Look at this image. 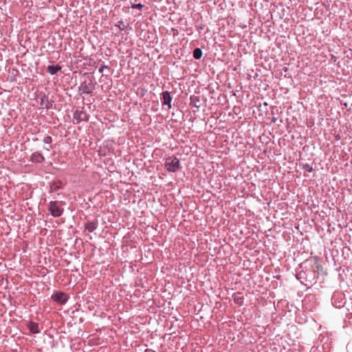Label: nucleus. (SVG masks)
I'll return each instance as SVG.
<instances>
[{
    "label": "nucleus",
    "mask_w": 352,
    "mask_h": 352,
    "mask_svg": "<svg viewBox=\"0 0 352 352\" xmlns=\"http://www.w3.org/2000/svg\"><path fill=\"white\" fill-rule=\"evenodd\" d=\"M202 56V51L200 48H195L193 51V58L195 59L199 60Z\"/></svg>",
    "instance_id": "f8f14e48"
},
{
    "label": "nucleus",
    "mask_w": 352,
    "mask_h": 352,
    "mask_svg": "<svg viewBox=\"0 0 352 352\" xmlns=\"http://www.w3.org/2000/svg\"><path fill=\"white\" fill-rule=\"evenodd\" d=\"M80 90L82 91V93L84 94H89L91 92V89H90L89 87H88L87 85H81L80 86Z\"/></svg>",
    "instance_id": "ddd939ff"
},
{
    "label": "nucleus",
    "mask_w": 352,
    "mask_h": 352,
    "mask_svg": "<svg viewBox=\"0 0 352 352\" xmlns=\"http://www.w3.org/2000/svg\"><path fill=\"white\" fill-rule=\"evenodd\" d=\"M165 166L168 171L175 172L176 170V162H175V159H166Z\"/></svg>",
    "instance_id": "39448f33"
},
{
    "label": "nucleus",
    "mask_w": 352,
    "mask_h": 352,
    "mask_svg": "<svg viewBox=\"0 0 352 352\" xmlns=\"http://www.w3.org/2000/svg\"><path fill=\"white\" fill-rule=\"evenodd\" d=\"M190 104L192 107H196L197 109L201 107L202 102L200 100L199 96H191L190 98Z\"/></svg>",
    "instance_id": "423d86ee"
},
{
    "label": "nucleus",
    "mask_w": 352,
    "mask_h": 352,
    "mask_svg": "<svg viewBox=\"0 0 352 352\" xmlns=\"http://www.w3.org/2000/svg\"><path fill=\"white\" fill-rule=\"evenodd\" d=\"M178 86L181 93L185 96H187L188 92L189 91L190 86L184 78L180 79L179 82H178Z\"/></svg>",
    "instance_id": "20e7f679"
},
{
    "label": "nucleus",
    "mask_w": 352,
    "mask_h": 352,
    "mask_svg": "<svg viewBox=\"0 0 352 352\" xmlns=\"http://www.w3.org/2000/svg\"><path fill=\"white\" fill-rule=\"evenodd\" d=\"M162 103L164 105H166L168 108H170L171 97L168 91L162 93Z\"/></svg>",
    "instance_id": "0eeeda50"
},
{
    "label": "nucleus",
    "mask_w": 352,
    "mask_h": 352,
    "mask_svg": "<svg viewBox=\"0 0 352 352\" xmlns=\"http://www.w3.org/2000/svg\"><path fill=\"white\" fill-rule=\"evenodd\" d=\"M31 160L34 162L41 163L44 161V157L41 153L36 152L32 155Z\"/></svg>",
    "instance_id": "6e6552de"
},
{
    "label": "nucleus",
    "mask_w": 352,
    "mask_h": 352,
    "mask_svg": "<svg viewBox=\"0 0 352 352\" xmlns=\"http://www.w3.org/2000/svg\"><path fill=\"white\" fill-rule=\"evenodd\" d=\"M177 168H179V160H177Z\"/></svg>",
    "instance_id": "412c9836"
},
{
    "label": "nucleus",
    "mask_w": 352,
    "mask_h": 352,
    "mask_svg": "<svg viewBox=\"0 0 352 352\" xmlns=\"http://www.w3.org/2000/svg\"><path fill=\"white\" fill-rule=\"evenodd\" d=\"M52 137H50V136H45V137L44 138V139H43V142H44L45 144H51V143H52Z\"/></svg>",
    "instance_id": "2eb2a0df"
},
{
    "label": "nucleus",
    "mask_w": 352,
    "mask_h": 352,
    "mask_svg": "<svg viewBox=\"0 0 352 352\" xmlns=\"http://www.w3.org/2000/svg\"><path fill=\"white\" fill-rule=\"evenodd\" d=\"M234 302L238 304H241L242 302V299L241 298H234Z\"/></svg>",
    "instance_id": "a211bd4d"
},
{
    "label": "nucleus",
    "mask_w": 352,
    "mask_h": 352,
    "mask_svg": "<svg viewBox=\"0 0 352 352\" xmlns=\"http://www.w3.org/2000/svg\"><path fill=\"white\" fill-rule=\"evenodd\" d=\"M61 69V67L56 65H49L47 67V72L51 74L54 75L56 74L59 70Z\"/></svg>",
    "instance_id": "9d476101"
},
{
    "label": "nucleus",
    "mask_w": 352,
    "mask_h": 352,
    "mask_svg": "<svg viewBox=\"0 0 352 352\" xmlns=\"http://www.w3.org/2000/svg\"><path fill=\"white\" fill-rule=\"evenodd\" d=\"M49 210L51 214L54 217L61 216L63 212L61 202L52 201L49 204Z\"/></svg>",
    "instance_id": "f257e3e1"
},
{
    "label": "nucleus",
    "mask_w": 352,
    "mask_h": 352,
    "mask_svg": "<svg viewBox=\"0 0 352 352\" xmlns=\"http://www.w3.org/2000/svg\"><path fill=\"white\" fill-rule=\"evenodd\" d=\"M104 68H107V66H102L99 69V72L102 73Z\"/></svg>",
    "instance_id": "6ab92c4d"
},
{
    "label": "nucleus",
    "mask_w": 352,
    "mask_h": 352,
    "mask_svg": "<svg viewBox=\"0 0 352 352\" xmlns=\"http://www.w3.org/2000/svg\"><path fill=\"white\" fill-rule=\"evenodd\" d=\"M74 119L77 121V123L82 121H87L88 115L82 110H76L74 113Z\"/></svg>",
    "instance_id": "7ed1b4c3"
},
{
    "label": "nucleus",
    "mask_w": 352,
    "mask_h": 352,
    "mask_svg": "<svg viewBox=\"0 0 352 352\" xmlns=\"http://www.w3.org/2000/svg\"><path fill=\"white\" fill-rule=\"evenodd\" d=\"M179 23L181 25H186V19L185 18H180L179 20H177V23Z\"/></svg>",
    "instance_id": "dca6fc26"
},
{
    "label": "nucleus",
    "mask_w": 352,
    "mask_h": 352,
    "mask_svg": "<svg viewBox=\"0 0 352 352\" xmlns=\"http://www.w3.org/2000/svg\"><path fill=\"white\" fill-rule=\"evenodd\" d=\"M302 168L305 171L309 172V173H311L313 171V167L310 164H308L303 165Z\"/></svg>",
    "instance_id": "4468645a"
},
{
    "label": "nucleus",
    "mask_w": 352,
    "mask_h": 352,
    "mask_svg": "<svg viewBox=\"0 0 352 352\" xmlns=\"http://www.w3.org/2000/svg\"><path fill=\"white\" fill-rule=\"evenodd\" d=\"M52 298L54 301H56L58 303H60V304H65L67 300V296L66 294L61 292H56L55 294H54L52 296Z\"/></svg>",
    "instance_id": "f03ea898"
},
{
    "label": "nucleus",
    "mask_w": 352,
    "mask_h": 352,
    "mask_svg": "<svg viewBox=\"0 0 352 352\" xmlns=\"http://www.w3.org/2000/svg\"><path fill=\"white\" fill-rule=\"evenodd\" d=\"M143 8V6L141 3L134 4L132 6V8H137L141 10Z\"/></svg>",
    "instance_id": "f3484780"
},
{
    "label": "nucleus",
    "mask_w": 352,
    "mask_h": 352,
    "mask_svg": "<svg viewBox=\"0 0 352 352\" xmlns=\"http://www.w3.org/2000/svg\"><path fill=\"white\" fill-rule=\"evenodd\" d=\"M276 120H277V118H274V117H273L272 119V122H274V123H275L276 122Z\"/></svg>",
    "instance_id": "aec40b11"
},
{
    "label": "nucleus",
    "mask_w": 352,
    "mask_h": 352,
    "mask_svg": "<svg viewBox=\"0 0 352 352\" xmlns=\"http://www.w3.org/2000/svg\"><path fill=\"white\" fill-rule=\"evenodd\" d=\"M30 331L33 333H37L39 332V327L38 324L31 322L29 325Z\"/></svg>",
    "instance_id": "9b49d317"
},
{
    "label": "nucleus",
    "mask_w": 352,
    "mask_h": 352,
    "mask_svg": "<svg viewBox=\"0 0 352 352\" xmlns=\"http://www.w3.org/2000/svg\"><path fill=\"white\" fill-rule=\"evenodd\" d=\"M97 228V222L91 221L88 222L85 224V230H87L89 232H94Z\"/></svg>",
    "instance_id": "1a4fd4ad"
}]
</instances>
